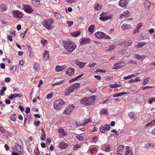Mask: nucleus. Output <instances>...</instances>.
<instances>
[{
  "mask_svg": "<svg viewBox=\"0 0 155 155\" xmlns=\"http://www.w3.org/2000/svg\"><path fill=\"white\" fill-rule=\"evenodd\" d=\"M66 68L65 65H59V71H61Z\"/></svg>",
  "mask_w": 155,
  "mask_h": 155,
  "instance_id": "obj_34",
  "label": "nucleus"
},
{
  "mask_svg": "<svg viewBox=\"0 0 155 155\" xmlns=\"http://www.w3.org/2000/svg\"><path fill=\"white\" fill-rule=\"evenodd\" d=\"M75 90L71 85L68 87L65 91L64 94L68 96L71 93L73 92Z\"/></svg>",
  "mask_w": 155,
  "mask_h": 155,
  "instance_id": "obj_13",
  "label": "nucleus"
},
{
  "mask_svg": "<svg viewBox=\"0 0 155 155\" xmlns=\"http://www.w3.org/2000/svg\"><path fill=\"white\" fill-rule=\"evenodd\" d=\"M65 105V102L61 100H59V110L61 109V108L64 107Z\"/></svg>",
  "mask_w": 155,
  "mask_h": 155,
  "instance_id": "obj_20",
  "label": "nucleus"
},
{
  "mask_svg": "<svg viewBox=\"0 0 155 155\" xmlns=\"http://www.w3.org/2000/svg\"><path fill=\"white\" fill-rule=\"evenodd\" d=\"M11 119L13 121H15L16 119V114H13L10 116Z\"/></svg>",
  "mask_w": 155,
  "mask_h": 155,
  "instance_id": "obj_39",
  "label": "nucleus"
},
{
  "mask_svg": "<svg viewBox=\"0 0 155 155\" xmlns=\"http://www.w3.org/2000/svg\"><path fill=\"white\" fill-rule=\"evenodd\" d=\"M74 107L72 105L68 106L66 109L63 112V114H66V115H69L71 114L73 111Z\"/></svg>",
  "mask_w": 155,
  "mask_h": 155,
  "instance_id": "obj_5",
  "label": "nucleus"
},
{
  "mask_svg": "<svg viewBox=\"0 0 155 155\" xmlns=\"http://www.w3.org/2000/svg\"><path fill=\"white\" fill-rule=\"evenodd\" d=\"M146 44L145 42H138V45H135V47H137L138 48H140L142 47L143 46Z\"/></svg>",
  "mask_w": 155,
  "mask_h": 155,
  "instance_id": "obj_25",
  "label": "nucleus"
},
{
  "mask_svg": "<svg viewBox=\"0 0 155 155\" xmlns=\"http://www.w3.org/2000/svg\"><path fill=\"white\" fill-rule=\"evenodd\" d=\"M144 5L146 8H149L150 7L151 3L149 1L146 0L144 2Z\"/></svg>",
  "mask_w": 155,
  "mask_h": 155,
  "instance_id": "obj_27",
  "label": "nucleus"
},
{
  "mask_svg": "<svg viewBox=\"0 0 155 155\" xmlns=\"http://www.w3.org/2000/svg\"><path fill=\"white\" fill-rule=\"evenodd\" d=\"M67 23L68 24V25L69 26H71L73 24V21H66Z\"/></svg>",
  "mask_w": 155,
  "mask_h": 155,
  "instance_id": "obj_53",
  "label": "nucleus"
},
{
  "mask_svg": "<svg viewBox=\"0 0 155 155\" xmlns=\"http://www.w3.org/2000/svg\"><path fill=\"white\" fill-rule=\"evenodd\" d=\"M95 36L97 38H104L110 39L111 38L108 35L105 34L103 32L98 31L95 34Z\"/></svg>",
  "mask_w": 155,
  "mask_h": 155,
  "instance_id": "obj_4",
  "label": "nucleus"
},
{
  "mask_svg": "<svg viewBox=\"0 0 155 155\" xmlns=\"http://www.w3.org/2000/svg\"><path fill=\"white\" fill-rule=\"evenodd\" d=\"M7 38L8 39L11 41H13V39H12V35H8L7 36Z\"/></svg>",
  "mask_w": 155,
  "mask_h": 155,
  "instance_id": "obj_64",
  "label": "nucleus"
},
{
  "mask_svg": "<svg viewBox=\"0 0 155 155\" xmlns=\"http://www.w3.org/2000/svg\"><path fill=\"white\" fill-rule=\"evenodd\" d=\"M34 68L36 71H38L40 70V66L37 62H35L34 65Z\"/></svg>",
  "mask_w": 155,
  "mask_h": 155,
  "instance_id": "obj_24",
  "label": "nucleus"
},
{
  "mask_svg": "<svg viewBox=\"0 0 155 155\" xmlns=\"http://www.w3.org/2000/svg\"><path fill=\"white\" fill-rule=\"evenodd\" d=\"M110 128V125L108 124H105L101 126L100 129V131L102 133H104L105 131L109 130Z\"/></svg>",
  "mask_w": 155,
  "mask_h": 155,
  "instance_id": "obj_9",
  "label": "nucleus"
},
{
  "mask_svg": "<svg viewBox=\"0 0 155 155\" xmlns=\"http://www.w3.org/2000/svg\"><path fill=\"white\" fill-rule=\"evenodd\" d=\"M116 47L115 46V45H112L111 46H110L109 49L108 50H108V51H111V50H113Z\"/></svg>",
  "mask_w": 155,
  "mask_h": 155,
  "instance_id": "obj_56",
  "label": "nucleus"
},
{
  "mask_svg": "<svg viewBox=\"0 0 155 155\" xmlns=\"http://www.w3.org/2000/svg\"><path fill=\"white\" fill-rule=\"evenodd\" d=\"M126 155H133V153L131 152V150H128L125 153Z\"/></svg>",
  "mask_w": 155,
  "mask_h": 155,
  "instance_id": "obj_45",
  "label": "nucleus"
},
{
  "mask_svg": "<svg viewBox=\"0 0 155 155\" xmlns=\"http://www.w3.org/2000/svg\"><path fill=\"white\" fill-rule=\"evenodd\" d=\"M80 34V32L79 31H77L71 33V35L74 37H77Z\"/></svg>",
  "mask_w": 155,
  "mask_h": 155,
  "instance_id": "obj_41",
  "label": "nucleus"
},
{
  "mask_svg": "<svg viewBox=\"0 0 155 155\" xmlns=\"http://www.w3.org/2000/svg\"><path fill=\"white\" fill-rule=\"evenodd\" d=\"M62 42L64 47L69 52H72L76 48L77 45L71 40H69L67 41L63 40Z\"/></svg>",
  "mask_w": 155,
  "mask_h": 155,
  "instance_id": "obj_1",
  "label": "nucleus"
},
{
  "mask_svg": "<svg viewBox=\"0 0 155 155\" xmlns=\"http://www.w3.org/2000/svg\"><path fill=\"white\" fill-rule=\"evenodd\" d=\"M13 70L14 71H15L16 70V66L15 65L12 66V67L11 68L10 70V71H12Z\"/></svg>",
  "mask_w": 155,
  "mask_h": 155,
  "instance_id": "obj_55",
  "label": "nucleus"
},
{
  "mask_svg": "<svg viewBox=\"0 0 155 155\" xmlns=\"http://www.w3.org/2000/svg\"><path fill=\"white\" fill-rule=\"evenodd\" d=\"M89 40L87 39H85L84 38H83L80 42V45H83V44H86L89 43Z\"/></svg>",
  "mask_w": 155,
  "mask_h": 155,
  "instance_id": "obj_26",
  "label": "nucleus"
},
{
  "mask_svg": "<svg viewBox=\"0 0 155 155\" xmlns=\"http://www.w3.org/2000/svg\"><path fill=\"white\" fill-rule=\"evenodd\" d=\"M43 60L44 61H46L49 58V53L48 51H45L43 55Z\"/></svg>",
  "mask_w": 155,
  "mask_h": 155,
  "instance_id": "obj_18",
  "label": "nucleus"
},
{
  "mask_svg": "<svg viewBox=\"0 0 155 155\" xmlns=\"http://www.w3.org/2000/svg\"><path fill=\"white\" fill-rule=\"evenodd\" d=\"M129 0H120L119 2V5L123 7H125L128 4Z\"/></svg>",
  "mask_w": 155,
  "mask_h": 155,
  "instance_id": "obj_14",
  "label": "nucleus"
},
{
  "mask_svg": "<svg viewBox=\"0 0 155 155\" xmlns=\"http://www.w3.org/2000/svg\"><path fill=\"white\" fill-rule=\"evenodd\" d=\"M16 97L15 94H11L10 96L8 97V98L10 100H12Z\"/></svg>",
  "mask_w": 155,
  "mask_h": 155,
  "instance_id": "obj_47",
  "label": "nucleus"
},
{
  "mask_svg": "<svg viewBox=\"0 0 155 155\" xmlns=\"http://www.w3.org/2000/svg\"><path fill=\"white\" fill-rule=\"evenodd\" d=\"M23 9L25 12L28 13H31L33 11V10L31 7L28 5H24L23 7Z\"/></svg>",
  "mask_w": 155,
  "mask_h": 155,
  "instance_id": "obj_11",
  "label": "nucleus"
},
{
  "mask_svg": "<svg viewBox=\"0 0 155 155\" xmlns=\"http://www.w3.org/2000/svg\"><path fill=\"white\" fill-rule=\"evenodd\" d=\"M91 152L93 154H95L97 152V150L95 148H92L90 149Z\"/></svg>",
  "mask_w": 155,
  "mask_h": 155,
  "instance_id": "obj_42",
  "label": "nucleus"
},
{
  "mask_svg": "<svg viewBox=\"0 0 155 155\" xmlns=\"http://www.w3.org/2000/svg\"><path fill=\"white\" fill-rule=\"evenodd\" d=\"M130 15V14L129 12L128 11H126L124 12L122 14L120 15L119 18L121 19L123 18H126L129 17Z\"/></svg>",
  "mask_w": 155,
  "mask_h": 155,
  "instance_id": "obj_15",
  "label": "nucleus"
},
{
  "mask_svg": "<svg viewBox=\"0 0 155 155\" xmlns=\"http://www.w3.org/2000/svg\"><path fill=\"white\" fill-rule=\"evenodd\" d=\"M27 48L28 49V52L33 51L32 49V48L31 47L30 45H28Z\"/></svg>",
  "mask_w": 155,
  "mask_h": 155,
  "instance_id": "obj_62",
  "label": "nucleus"
},
{
  "mask_svg": "<svg viewBox=\"0 0 155 155\" xmlns=\"http://www.w3.org/2000/svg\"><path fill=\"white\" fill-rule=\"evenodd\" d=\"M94 100V96H91L87 98L84 97L80 101L82 104L85 105H89L92 104Z\"/></svg>",
  "mask_w": 155,
  "mask_h": 155,
  "instance_id": "obj_3",
  "label": "nucleus"
},
{
  "mask_svg": "<svg viewBox=\"0 0 155 155\" xmlns=\"http://www.w3.org/2000/svg\"><path fill=\"white\" fill-rule=\"evenodd\" d=\"M34 152L36 155H38L39 154V152L38 147H37L35 149Z\"/></svg>",
  "mask_w": 155,
  "mask_h": 155,
  "instance_id": "obj_49",
  "label": "nucleus"
},
{
  "mask_svg": "<svg viewBox=\"0 0 155 155\" xmlns=\"http://www.w3.org/2000/svg\"><path fill=\"white\" fill-rule=\"evenodd\" d=\"M155 124V120H153L151 122L148 123L145 126V127L147 128L149 126H153Z\"/></svg>",
  "mask_w": 155,
  "mask_h": 155,
  "instance_id": "obj_31",
  "label": "nucleus"
},
{
  "mask_svg": "<svg viewBox=\"0 0 155 155\" xmlns=\"http://www.w3.org/2000/svg\"><path fill=\"white\" fill-rule=\"evenodd\" d=\"M15 147L18 152L21 154L24 153L23 149L22 148V147L18 144V143H15Z\"/></svg>",
  "mask_w": 155,
  "mask_h": 155,
  "instance_id": "obj_12",
  "label": "nucleus"
},
{
  "mask_svg": "<svg viewBox=\"0 0 155 155\" xmlns=\"http://www.w3.org/2000/svg\"><path fill=\"white\" fill-rule=\"evenodd\" d=\"M124 145H120L119 146L117 147V150H118L120 151V152H122L123 150L124 149Z\"/></svg>",
  "mask_w": 155,
  "mask_h": 155,
  "instance_id": "obj_37",
  "label": "nucleus"
},
{
  "mask_svg": "<svg viewBox=\"0 0 155 155\" xmlns=\"http://www.w3.org/2000/svg\"><path fill=\"white\" fill-rule=\"evenodd\" d=\"M108 112L107 110L106 109H103L101 111V113L103 114H107Z\"/></svg>",
  "mask_w": 155,
  "mask_h": 155,
  "instance_id": "obj_46",
  "label": "nucleus"
},
{
  "mask_svg": "<svg viewBox=\"0 0 155 155\" xmlns=\"http://www.w3.org/2000/svg\"><path fill=\"white\" fill-rule=\"evenodd\" d=\"M128 116L131 119H133L134 118L135 116V114L133 112H131L129 113Z\"/></svg>",
  "mask_w": 155,
  "mask_h": 155,
  "instance_id": "obj_36",
  "label": "nucleus"
},
{
  "mask_svg": "<svg viewBox=\"0 0 155 155\" xmlns=\"http://www.w3.org/2000/svg\"><path fill=\"white\" fill-rule=\"evenodd\" d=\"M32 4L35 6L39 7L40 5V2L39 0H32Z\"/></svg>",
  "mask_w": 155,
  "mask_h": 155,
  "instance_id": "obj_19",
  "label": "nucleus"
},
{
  "mask_svg": "<svg viewBox=\"0 0 155 155\" xmlns=\"http://www.w3.org/2000/svg\"><path fill=\"white\" fill-rule=\"evenodd\" d=\"M83 74H81V75H78V76L72 79L69 82H72L74 81H76V80H77L78 79L81 78L82 77V76L83 75Z\"/></svg>",
  "mask_w": 155,
  "mask_h": 155,
  "instance_id": "obj_30",
  "label": "nucleus"
},
{
  "mask_svg": "<svg viewBox=\"0 0 155 155\" xmlns=\"http://www.w3.org/2000/svg\"><path fill=\"white\" fill-rule=\"evenodd\" d=\"M12 12L13 17L19 19L21 18L23 16L22 13L19 11L14 10Z\"/></svg>",
  "mask_w": 155,
  "mask_h": 155,
  "instance_id": "obj_7",
  "label": "nucleus"
},
{
  "mask_svg": "<svg viewBox=\"0 0 155 155\" xmlns=\"http://www.w3.org/2000/svg\"><path fill=\"white\" fill-rule=\"evenodd\" d=\"M68 147V144L65 143L64 142H62L60 143L59 147L61 148V149H64Z\"/></svg>",
  "mask_w": 155,
  "mask_h": 155,
  "instance_id": "obj_22",
  "label": "nucleus"
},
{
  "mask_svg": "<svg viewBox=\"0 0 155 155\" xmlns=\"http://www.w3.org/2000/svg\"><path fill=\"white\" fill-rule=\"evenodd\" d=\"M54 107L55 109H58V100L54 101Z\"/></svg>",
  "mask_w": 155,
  "mask_h": 155,
  "instance_id": "obj_40",
  "label": "nucleus"
},
{
  "mask_svg": "<svg viewBox=\"0 0 155 155\" xmlns=\"http://www.w3.org/2000/svg\"><path fill=\"white\" fill-rule=\"evenodd\" d=\"M76 138L78 140L80 141H82L84 139V138L82 137V136H81V135H78L76 137Z\"/></svg>",
  "mask_w": 155,
  "mask_h": 155,
  "instance_id": "obj_43",
  "label": "nucleus"
},
{
  "mask_svg": "<svg viewBox=\"0 0 155 155\" xmlns=\"http://www.w3.org/2000/svg\"><path fill=\"white\" fill-rule=\"evenodd\" d=\"M77 65L80 68L84 67L86 64V63L81 62L77 61L76 62Z\"/></svg>",
  "mask_w": 155,
  "mask_h": 155,
  "instance_id": "obj_23",
  "label": "nucleus"
},
{
  "mask_svg": "<svg viewBox=\"0 0 155 155\" xmlns=\"http://www.w3.org/2000/svg\"><path fill=\"white\" fill-rule=\"evenodd\" d=\"M98 138L97 137H94L93 138V142L96 143L98 140Z\"/></svg>",
  "mask_w": 155,
  "mask_h": 155,
  "instance_id": "obj_52",
  "label": "nucleus"
},
{
  "mask_svg": "<svg viewBox=\"0 0 155 155\" xmlns=\"http://www.w3.org/2000/svg\"><path fill=\"white\" fill-rule=\"evenodd\" d=\"M54 22V20L51 18L44 20L43 22V25L48 30H50L54 28L52 25Z\"/></svg>",
  "mask_w": 155,
  "mask_h": 155,
  "instance_id": "obj_2",
  "label": "nucleus"
},
{
  "mask_svg": "<svg viewBox=\"0 0 155 155\" xmlns=\"http://www.w3.org/2000/svg\"><path fill=\"white\" fill-rule=\"evenodd\" d=\"M101 16L99 18V19L101 21H104L107 19H110L112 18V16L104 15L103 13H102L100 15Z\"/></svg>",
  "mask_w": 155,
  "mask_h": 155,
  "instance_id": "obj_10",
  "label": "nucleus"
},
{
  "mask_svg": "<svg viewBox=\"0 0 155 155\" xmlns=\"http://www.w3.org/2000/svg\"><path fill=\"white\" fill-rule=\"evenodd\" d=\"M101 7L102 5H101L97 4L95 6L94 9L96 10H99L101 8Z\"/></svg>",
  "mask_w": 155,
  "mask_h": 155,
  "instance_id": "obj_38",
  "label": "nucleus"
},
{
  "mask_svg": "<svg viewBox=\"0 0 155 155\" xmlns=\"http://www.w3.org/2000/svg\"><path fill=\"white\" fill-rule=\"evenodd\" d=\"M40 123V122L39 121H35L34 122V124L36 126H38Z\"/></svg>",
  "mask_w": 155,
  "mask_h": 155,
  "instance_id": "obj_60",
  "label": "nucleus"
},
{
  "mask_svg": "<svg viewBox=\"0 0 155 155\" xmlns=\"http://www.w3.org/2000/svg\"><path fill=\"white\" fill-rule=\"evenodd\" d=\"M65 84L66 83L64 80L61 81H59V87H63L65 86Z\"/></svg>",
  "mask_w": 155,
  "mask_h": 155,
  "instance_id": "obj_32",
  "label": "nucleus"
},
{
  "mask_svg": "<svg viewBox=\"0 0 155 155\" xmlns=\"http://www.w3.org/2000/svg\"><path fill=\"white\" fill-rule=\"evenodd\" d=\"M51 141V138H47V140L46 141V142L47 143H48L49 144H50Z\"/></svg>",
  "mask_w": 155,
  "mask_h": 155,
  "instance_id": "obj_63",
  "label": "nucleus"
},
{
  "mask_svg": "<svg viewBox=\"0 0 155 155\" xmlns=\"http://www.w3.org/2000/svg\"><path fill=\"white\" fill-rule=\"evenodd\" d=\"M30 112V108L29 107H27L25 112L26 114H28Z\"/></svg>",
  "mask_w": 155,
  "mask_h": 155,
  "instance_id": "obj_61",
  "label": "nucleus"
},
{
  "mask_svg": "<svg viewBox=\"0 0 155 155\" xmlns=\"http://www.w3.org/2000/svg\"><path fill=\"white\" fill-rule=\"evenodd\" d=\"M45 138H46L45 134H41V140L43 141H44L45 140Z\"/></svg>",
  "mask_w": 155,
  "mask_h": 155,
  "instance_id": "obj_54",
  "label": "nucleus"
},
{
  "mask_svg": "<svg viewBox=\"0 0 155 155\" xmlns=\"http://www.w3.org/2000/svg\"><path fill=\"white\" fill-rule=\"evenodd\" d=\"M47 42V41L45 39L41 40V43L43 46L45 45V44Z\"/></svg>",
  "mask_w": 155,
  "mask_h": 155,
  "instance_id": "obj_48",
  "label": "nucleus"
},
{
  "mask_svg": "<svg viewBox=\"0 0 155 155\" xmlns=\"http://www.w3.org/2000/svg\"><path fill=\"white\" fill-rule=\"evenodd\" d=\"M128 93L127 92H120L117 94H114L113 95V97H119L120 96L124 95L125 94H127Z\"/></svg>",
  "mask_w": 155,
  "mask_h": 155,
  "instance_id": "obj_29",
  "label": "nucleus"
},
{
  "mask_svg": "<svg viewBox=\"0 0 155 155\" xmlns=\"http://www.w3.org/2000/svg\"><path fill=\"white\" fill-rule=\"evenodd\" d=\"M8 9V7L6 4L2 3L0 4V11L4 12L6 11Z\"/></svg>",
  "mask_w": 155,
  "mask_h": 155,
  "instance_id": "obj_17",
  "label": "nucleus"
},
{
  "mask_svg": "<svg viewBox=\"0 0 155 155\" xmlns=\"http://www.w3.org/2000/svg\"><path fill=\"white\" fill-rule=\"evenodd\" d=\"M74 69L71 68H68L66 71V74L69 76L73 75L74 73Z\"/></svg>",
  "mask_w": 155,
  "mask_h": 155,
  "instance_id": "obj_16",
  "label": "nucleus"
},
{
  "mask_svg": "<svg viewBox=\"0 0 155 155\" xmlns=\"http://www.w3.org/2000/svg\"><path fill=\"white\" fill-rule=\"evenodd\" d=\"M53 96L52 93H50L47 94L46 96V98L47 99H50Z\"/></svg>",
  "mask_w": 155,
  "mask_h": 155,
  "instance_id": "obj_51",
  "label": "nucleus"
},
{
  "mask_svg": "<svg viewBox=\"0 0 155 155\" xmlns=\"http://www.w3.org/2000/svg\"><path fill=\"white\" fill-rule=\"evenodd\" d=\"M29 56L30 58H32L34 57V54L33 52L32 51H30L29 52Z\"/></svg>",
  "mask_w": 155,
  "mask_h": 155,
  "instance_id": "obj_58",
  "label": "nucleus"
},
{
  "mask_svg": "<svg viewBox=\"0 0 155 155\" xmlns=\"http://www.w3.org/2000/svg\"><path fill=\"white\" fill-rule=\"evenodd\" d=\"M80 84L79 83H76L72 85V86L74 88V89L75 90H77L80 87Z\"/></svg>",
  "mask_w": 155,
  "mask_h": 155,
  "instance_id": "obj_33",
  "label": "nucleus"
},
{
  "mask_svg": "<svg viewBox=\"0 0 155 155\" xmlns=\"http://www.w3.org/2000/svg\"><path fill=\"white\" fill-rule=\"evenodd\" d=\"M110 146L109 144L107 145L105 147V151L106 152H109L110 150Z\"/></svg>",
  "mask_w": 155,
  "mask_h": 155,
  "instance_id": "obj_44",
  "label": "nucleus"
},
{
  "mask_svg": "<svg viewBox=\"0 0 155 155\" xmlns=\"http://www.w3.org/2000/svg\"><path fill=\"white\" fill-rule=\"evenodd\" d=\"M134 56L137 59L139 60L142 58L141 56L138 54H135L134 55Z\"/></svg>",
  "mask_w": 155,
  "mask_h": 155,
  "instance_id": "obj_50",
  "label": "nucleus"
},
{
  "mask_svg": "<svg viewBox=\"0 0 155 155\" xmlns=\"http://www.w3.org/2000/svg\"><path fill=\"white\" fill-rule=\"evenodd\" d=\"M67 134V133L64 131V129L61 128L59 129V138H64Z\"/></svg>",
  "mask_w": 155,
  "mask_h": 155,
  "instance_id": "obj_6",
  "label": "nucleus"
},
{
  "mask_svg": "<svg viewBox=\"0 0 155 155\" xmlns=\"http://www.w3.org/2000/svg\"><path fill=\"white\" fill-rule=\"evenodd\" d=\"M133 43V41L131 40H129L128 41H125L124 43V46L125 47H128L130 45Z\"/></svg>",
  "mask_w": 155,
  "mask_h": 155,
  "instance_id": "obj_28",
  "label": "nucleus"
},
{
  "mask_svg": "<svg viewBox=\"0 0 155 155\" xmlns=\"http://www.w3.org/2000/svg\"><path fill=\"white\" fill-rule=\"evenodd\" d=\"M76 124L78 126H82L83 125L84 126L85 125V124H81L80 122H76Z\"/></svg>",
  "mask_w": 155,
  "mask_h": 155,
  "instance_id": "obj_57",
  "label": "nucleus"
},
{
  "mask_svg": "<svg viewBox=\"0 0 155 155\" xmlns=\"http://www.w3.org/2000/svg\"><path fill=\"white\" fill-rule=\"evenodd\" d=\"M121 28L123 30L125 31L131 28L132 26L130 25L124 24L121 26Z\"/></svg>",
  "mask_w": 155,
  "mask_h": 155,
  "instance_id": "obj_21",
  "label": "nucleus"
},
{
  "mask_svg": "<svg viewBox=\"0 0 155 155\" xmlns=\"http://www.w3.org/2000/svg\"><path fill=\"white\" fill-rule=\"evenodd\" d=\"M142 26V23H138L137 25V28L139 30V29Z\"/></svg>",
  "mask_w": 155,
  "mask_h": 155,
  "instance_id": "obj_59",
  "label": "nucleus"
},
{
  "mask_svg": "<svg viewBox=\"0 0 155 155\" xmlns=\"http://www.w3.org/2000/svg\"><path fill=\"white\" fill-rule=\"evenodd\" d=\"M95 28V25H91L88 28V31L90 33H92L94 30Z\"/></svg>",
  "mask_w": 155,
  "mask_h": 155,
  "instance_id": "obj_35",
  "label": "nucleus"
},
{
  "mask_svg": "<svg viewBox=\"0 0 155 155\" xmlns=\"http://www.w3.org/2000/svg\"><path fill=\"white\" fill-rule=\"evenodd\" d=\"M124 61H123L118 63H115L114 64L115 67L113 68V69L117 70L121 68L124 67L125 66L123 64H124Z\"/></svg>",
  "mask_w": 155,
  "mask_h": 155,
  "instance_id": "obj_8",
  "label": "nucleus"
}]
</instances>
